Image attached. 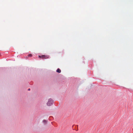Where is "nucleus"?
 Segmentation results:
<instances>
[{
	"label": "nucleus",
	"mask_w": 133,
	"mask_h": 133,
	"mask_svg": "<svg viewBox=\"0 0 133 133\" xmlns=\"http://www.w3.org/2000/svg\"><path fill=\"white\" fill-rule=\"evenodd\" d=\"M53 102V101L51 99H49L47 103V105L48 106H50L52 105Z\"/></svg>",
	"instance_id": "1"
},
{
	"label": "nucleus",
	"mask_w": 133,
	"mask_h": 133,
	"mask_svg": "<svg viewBox=\"0 0 133 133\" xmlns=\"http://www.w3.org/2000/svg\"><path fill=\"white\" fill-rule=\"evenodd\" d=\"M56 72H57L60 73L61 72V70L59 68L58 69L56 70Z\"/></svg>",
	"instance_id": "3"
},
{
	"label": "nucleus",
	"mask_w": 133,
	"mask_h": 133,
	"mask_svg": "<svg viewBox=\"0 0 133 133\" xmlns=\"http://www.w3.org/2000/svg\"><path fill=\"white\" fill-rule=\"evenodd\" d=\"M43 123H44L45 124H46V121L45 120H44L43 121Z\"/></svg>",
	"instance_id": "4"
},
{
	"label": "nucleus",
	"mask_w": 133,
	"mask_h": 133,
	"mask_svg": "<svg viewBox=\"0 0 133 133\" xmlns=\"http://www.w3.org/2000/svg\"><path fill=\"white\" fill-rule=\"evenodd\" d=\"M39 57L40 58H41L42 59H47L49 58V56L48 55H42L41 56H39Z\"/></svg>",
	"instance_id": "2"
},
{
	"label": "nucleus",
	"mask_w": 133,
	"mask_h": 133,
	"mask_svg": "<svg viewBox=\"0 0 133 133\" xmlns=\"http://www.w3.org/2000/svg\"><path fill=\"white\" fill-rule=\"evenodd\" d=\"M28 90H29V91L30 90V89H28Z\"/></svg>",
	"instance_id": "6"
},
{
	"label": "nucleus",
	"mask_w": 133,
	"mask_h": 133,
	"mask_svg": "<svg viewBox=\"0 0 133 133\" xmlns=\"http://www.w3.org/2000/svg\"><path fill=\"white\" fill-rule=\"evenodd\" d=\"M28 56L31 57L32 56V55L31 54H29L28 55Z\"/></svg>",
	"instance_id": "5"
}]
</instances>
